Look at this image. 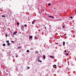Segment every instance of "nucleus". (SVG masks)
<instances>
[{"instance_id":"f257e3e1","label":"nucleus","mask_w":76,"mask_h":76,"mask_svg":"<svg viewBox=\"0 0 76 76\" xmlns=\"http://www.w3.org/2000/svg\"><path fill=\"white\" fill-rule=\"evenodd\" d=\"M17 32H17V31L14 32V33L13 34V35H16V34L17 33Z\"/></svg>"},{"instance_id":"f03ea898","label":"nucleus","mask_w":76,"mask_h":76,"mask_svg":"<svg viewBox=\"0 0 76 76\" xmlns=\"http://www.w3.org/2000/svg\"><path fill=\"white\" fill-rule=\"evenodd\" d=\"M48 17L49 18H54V17H53L52 16H49Z\"/></svg>"},{"instance_id":"7ed1b4c3","label":"nucleus","mask_w":76,"mask_h":76,"mask_svg":"<svg viewBox=\"0 0 76 76\" xmlns=\"http://www.w3.org/2000/svg\"><path fill=\"white\" fill-rule=\"evenodd\" d=\"M53 67H54V68H56V65H54L53 66Z\"/></svg>"},{"instance_id":"20e7f679","label":"nucleus","mask_w":76,"mask_h":76,"mask_svg":"<svg viewBox=\"0 0 76 76\" xmlns=\"http://www.w3.org/2000/svg\"><path fill=\"white\" fill-rule=\"evenodd\" d=\"M35 21V20H34L32 22V24H34V22Z\"/></svg>"},{"instance_id":"39448f33","label":"nucleus","mask_w":76,"mask_h":76,"mask_svg":"<svg viewBox=\"0 0 76 76\" xmlns=\"http://www.w3.org/2000/svg\"><path fill=\"white\" fill-rule=\"evenodd\" d=\"M29 38L30 39H31V38H32V36H31L29 37Z\"/></svg>"},{"instance_id":"423d86ee","label":"nucleus","mask_w":76,"mask_h":76,"mask_svg":"<svg viewBox=\"0 0 76 76\" xmlns=\"http://www.w3.org/2000/svg\"><path fill=\"white\" fill-rule=\"evenodd\" d=\"M63 45L64 46L65 45V42H64L63 43Z\"/></svg>"},{"instance_id":"0eeeda50","label":"nucleus","mask_w":76,"mask_h":76,"mask_svg":"<svg viewBox=\"0 0 76 76\" xmlns=\"http://www.w3.org/2000/svg\"><path fill=\"white\" fill-rule=\"evenodd\" d=\"M50 57L51 58H54V57L53 56H50Z\"/></svg>"},{"instance_id":"6e6552de","label":"nucleus","mask_w":76,"mask_h":76,"mask_svg":"<svg viewBox=\"0 0 76 76\" xmlns=\"http://www.w3.org/2000/svg\"><path fill=\"white\" fill-rule=\"evenodd\" d=\"M65 55H66V56H68L69 55V53H65Z\"/></svg>"},{"instance_id":"1a4fd4ad","label":"nucleus","mask_w":76,"mask_h":76,"mask_svg":"<svg viewBox=\"0 0 76 76\" xmlns=\"http://www.w3.org/2000/svg\"><path fill=\"white\" fill-rule=\"evenodd\" d=\"M38 61H39V62H40L41 63V62H42V61H40V60H39V59H38Z\"/></svg>"},{"instance_id":"9d476101","label":"nucleus","mask_w":76,"mask_h":76,"mask_svg":"<svg viewBox=\"0 0 76 76\" xmlns=\"http://www.w3.org/2000/svg\"><path fill=\"white\" fill-rule=\"evenodd\" d=\"M43 58L44 59H45V56H43Z\"/></svg>"},{"instance_id":"9b49d317","label":"nucleus","mask_w":76,"mask_h":76,"mask_svg":"<svg viewBox=\"0 0 76 76\" xmlns=\"http://www.w3.org/2000/svg\"><path fill=\"white\" fill-rule=\"evenodd\" d=\"M2 18H4V17H6V16H5V15H2Z\"/></svg>"},{"instance_id":"f8f14e48","label":"nucleus","mask_w":76,"mask_h":76,"mask_svg":"<svg viewBox=\"0 0 76 76\" xmlns=\"http://www.w3.org/2000/svg\"><path fill=\"white\" fill-rule=\"evenodd\" d=\"M36 53V54H38V51H36L35 52Z\"/></svg>"},{"instance_id":"ddd939ff","label":"nucleus","mask_w":76,"mask_h":76,"mask_svg":"<svg viewBox=\"0 0 76 76\" xmlns=\"http://www.w3.org/2000/svg\"><path fill=\"white\" fill-rule=\"evenodd\" d=\"M6 42H7V43H9V40L7 41Z\"/></svg>"},{"instance_id":"4468645a","label":"nucleus","mask_w":76,"mask_h":76,"mask_svg":"<svg viewBox=\"0 0 76 76\" xmlns=\"http://www.w3.org/2000/svg\"><path fill=\"white\" fill-rule=\"evenodd\" d=\"M17 25H19V22H17Z\"/></svg>"},{"instance_id":"2eb2a0df","label":"nucleus","mask_w":76,"mask_h":76,"mask_svg":"<svg viewBox=\"0 0 76 76\" xmlns=\"http://www.w3.org/2000/svg\"><path fill=\"white\" fill-rule=\"evenodd\" d=\"M37 58L38 59H40V56H39V57H37Z\"/></svg>"},{"instance_id":"dca6fc26","label":"nucleus","mask_w":76,"mask_h":76,"mask_svg":"<svg viewBox=\"0 0 76 76\" xmlns=\"http://www.w3.org/2000/svg\"><path fill=\"white\" fill-rule=\"evenodd\" d=\"M3 46H6V44H3Z\"/></svg>"},{"instance_id":"f3484780","label":"nucleus","mask_w":76,"mask_h":76,"mask_svg":"<svg viewBox=\"0 0 76 76\" xmlns=\"http://www.w3.org/2000/svg\"><path fill=\"white\" fill-rule=\"evenodd\" d=\"M7 45H8V46L10 45V43L9 42L8 43Z\"/></svg>"},{"instance_id":"a211bd4d","label":"nucleus","mask_w":76,"mask_h":76,"mask_svg":"<svg viewBox=\"0 0 76 76\" xmlns=\"http://www.w3.org/2000/svg\"><path fill=\"white\" fill-rule=\"evenodd\" d=\"M27 53H29V50H27Z\"/></svg>"},{"instance_id":"6ab92c4d","label":"nucleus","mask_w":76,"mask_h":76,"mask_svg":"<svg viewBox=\"0 0 76 76\" xmlns=\"http://www.w3.org/2000/svg\"><path fill=\"white\" fill-rule=\"evenodd\" d=\"M6 37H7L8 36V35L7 34H6Z\"/></svg>"},{"instance_id":"aec40b11","label":"nucleus","mask_w":76,"mask_h":76,"mask_svg":"<svg viewBox=\"0 0 76 76\" xmlns=\"http://www.w3.org/2000/svg\"><path fill=\"white\" fill-rule=\"evenodd\" d=\"M51 5V4H50V3H49V4H48V6H50Z\"/></svg>"},{"instance_id":"412c9836","label":"nucleus","mask_w":76,"mask_h":76,"mask_svg":"<svg viewBox=\"0 0 76 76\" xmlns=\"http://www.w3.org/2000/svg\"><path fill=\"white\" fill-rule=\"evenodd\" d=\"M21 28H24V27H23V26H22Z\"/></svg>"},{"instance_id":"4be33fe9","label":"nucleus","mask_w":76,"mask_h":76,"mask_svg":"<svg viewBox=\"0 0 76 76\" xmlns=\"http://www.w3.org/2000/svg\"><path fill=\"white\" fill-rule=\"evenodd\" d=\"M30 68L29 67V66L27 67L28 69H30Z\"/></svg>"},{"instance_id":"5701e85b","label":"nucleus","mask_w":76,"mask_h":76,"mask_svg":"<svg viewBox=\"0 0 76 76\" xmlns=\"http://www.w3.org/2000/svg\"><path fill=\"white\" fill-rule=\"evenodd\" d=\"M63 28H65V26H63Z\"/></svg>"},{"instance_id":"b1692460","label":"nucleus","mask_w":76,"mask_h":76,"mask_svg":"<svg viewBox=\"0 0 76 76\" xmlns=\"http://www.w3.org/2000/svg\"><path fill=\"white\" fill-rule=\"evenodd\" d=\"M20 48H21V47H18V49H20Z\"/></svg>"},{"instance_id":"393cba45","label":"nucleus","mask_w":76,"mask_h":76,"mask_svg":"<svg viewBox=\"0 0 76 76\" xmlns=\"http://www.w3.org/2000/svg\"><path fill=\"white\" fill-rule=\"evenodd\" d=\"M70 18H71V19H72V18H73V17H70Z\"/></svg>"},{"instance_id":"a878e982","label":"nucleus","mask_w":76,"mask_h":76,"mask_svg":"<svg viewBox=\"0 0 76 76\" xmlns=\"http://www.w3.org/2000/svg\"><path fill=\"white\" fill-rule=\"evenodd\" d=\"M11 42H12V43H13V42H14V41H12Z\"/></svg>"},{"instance_id":"bb28decb","label":"nucleus","mask_w":76,"mask_h":76,"mask_svg":"<svg viewBox=\"0 0 76 76\" xmlns=\"http://www.w3.org/2000/svg\"><path fill=\"white\" fill-rule=\"evenodd\" d=\"M66 52H67V51H66V50H64V52H65V53H66Z\"/></svg>"},{"instance_id":"cd10ccee","label":"nucleus","mask_w":76,"mask_h":76,"mask_svg":"<svg viewBox=\"0 0 76 76\" xmlns=\"http://www.w3.org/2000/svg\"><path fill=\"white\" fill-rule=\"evenodd\" d=\"M35 39L37 38V36H35Z\"/></svg>"},{"instance_id":"c85d7f7f","label":"nucleus","mask_w":76,"mask_h":76,"mask_svg":"<svg viewBox=\"0 0 76 76\" xmlns=\"http://www.w3.org/2000/svg\"><path fill=\"white\" fill-rule=\"evenodd\" d=\"M25 26H27V25H26V24H25Z\"/></svg>"},{"instance_id":"c756f323","label":"nucleus","mask_w":76,"mask_h":76,"mask_svg":"<svg viewBox=\"0 0 76 76\" xmlns=\"http://www.w3.org/2000/svg\"><path fill=\"white\" fill-rule=\"evenodd\" d=\"M15 57H18V56L16 55V56H15Z\"/></svg>"},{"instance_id":"7c9ffc66","label":"nucleus","mask_w":76,"mask_h":76,"mask_svg":"<svg viewBox=\"0 0 76 76\" xmlns=\"http://www.w3.org/2000/svg\"><path fill=\"white\" fill-rule=\"evenodd\" d=\"M45 29H47V28H46V27H45Z\"/></svg>"},{"instance_id":"2f4dec72","label":"nucleus","mask_w":76,"mask_h":76,"mask_svg":"<svg viewBox=\"0 0 76 76\" xmlns=\"http://www.w3.org/2000/svg\"><path fill=\"white\" fill-rule=\"evenodd\" d=\"M43 26H45V25H42Z\"/></svg>"},{"instance_id":"473e14b6","label":"nucleus","mask_w":76,"mask_h":76,"mask_svg":"<svg viewBox=\"0 0 76 76\" xmlns=\"http://www.w3.org/2000/svg\"><path fill=\"white\" fill-rule=\"evenodd\" d=\"M59 46H61V45H59Z\"/></svg>"},{"instance_id":"72a5a7b5","label":"nucleus","mask_w":76,"mask_h":76,"mask_svg":"<svg viewBox=\"0 0 76 76\" xmlns=\"http://www.w3.org/2000/svg\"><path fill=\"white\" fill-rule=\"evenodd\" d=\"M66 38H67V37H66Z\"/></svg>"},{"instance_id":"f704fd0d","label":"nucleus","mask_w":76,"mask_h":76,"mask_svg":"<svg viewBox=\"0 0 76 76\" xmlns=\"http://www.w3.org/2000/svg\"><path fill=\"white\" fill-rule=\"evenodd\" d=\"M54 9H56V8H54Z\"/></svg>"},{"instance_id":"c9c22d12","label":"nucleus","mask_w":76,"mask_h":76,"mask_svg":"<svg viewBox=\"0 0 76 76\" xmlns=\"http://www.w3.org/2000/svg\"><path fill=\"white\" fill-rule=\"evenodd\" d=\"M20 34H21V32H20Z\"/></svg>"},{"instance_id":"e433bc0d","label":"nucleus","mask_w":76,"mask_h":76,"mask_svg":"<svg viewBox=\"0 0 76 76\" xmlns=\"http://www.w3.org/2000/svg\"><path fill=\"white\" fill-rule=\"evenodd\" d=\"M3 29H4V28H3Z\"/></svg>"},{"instance_id":"4c0bfd02","label":"nucleus","mask_w":76,"mask_h":76,"mask_svg":"<svg viewBox=\"0 0 76 76\" xmlns=\"http://www.w3.org/2000/svg\"><path fill=\"white\" fill-rule=\"evenodd\" d=\"M71 37H72V36Z\"/></svg>"}]
</instances>
